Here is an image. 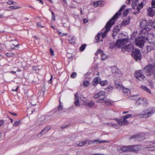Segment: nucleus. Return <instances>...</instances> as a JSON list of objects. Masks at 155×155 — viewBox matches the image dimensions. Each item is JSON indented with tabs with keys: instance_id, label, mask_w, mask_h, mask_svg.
Returning <instances> with one entry per match:
<instances>
[{
	"instance_id": "nucleus-60",
	"label": "nucleus",
	"mask_w": 155,
	"mask_h": 155,
	"mask_svg": "<svg viewBox=\"0 0 155 155\" xmlns=\"http://www.w3.org/2000/svg\"><path fill=\"white\" fill-rule=\"evenodd\" d=\"M88 21V20L86 19H84L83 20V22L84 23H86Z\"/></svg>"
},
{
	"instance_id": "nucleus-24",
	"label": "nucleus",
	"mask_w": 155,
	"mask_h": 155,
	"mask_svg": "<svg viewBox=\"0 0 155 155\" xmlns=\"http://www.w3.org/2000/svg\"><path fill=\"white\" fill-rule=\"evenodd\" d=\"M130 21V18H128L127 19L124 20L122 23V25L125 26L128 25L129 24Z\"/></svg>"
},
{
	"instance_id": "nucleus-31",
	"label": "nucleus",
	"mask_w": 155,
	"mask_h": 155,
	"mask_svg": "<svg viewBox=\"0 0 155 155\" xmlns=\"http://www.w3.org/2000/svg\"><path fill=\"white\" fill-rule=\"evenodd\" d=\"M143 101V99H141V98H138L136 102V104L137 106L139 105L142 103Z\"/></svg>"
},
{
	"instance_id": "nucleus-27",
	"label": "nucleus",
	"mask_w": 155,
	"mask_h": 155,
	"mask_svg": "<svg viewBox=\"0 0 155 155\" xmlns=\"http://www.w3.org/2000/svg\"><path fill=\"white\" fill-rule=\"evenodd\" d=\"M94 104L95 102L94 101H90L86 103V105L88 107H89L90 108L94 106Z\"/></svg>"
},
{
	"instance_id": "nucleus-4",
	"label": "nucleus",
	"mask_w": 155,
	"mask_h": 155,
	"mask_svg": "<svg viewBox=\"0 0 155 155\" xmlns=\"http://www.w3.org/2000/svg\"><path fill=\"white\" fill-rule=\"evenodd\" d=\"M143 71L147 75H151L155 74V68L151 65H149L144 68Z\"/></svg>"
},
{
	"instance_id": "nucleus-2",
	"label": "nucleus",
	"mask_w": 155,
	"mask_h": 155,
	"mask_svg": "<svg viewBox=\"0 0 155 155\" xmlns=\"http://www.w3.org/2000/svg\"><path fill=\"white\" fill-rule=\"evenodd\" d=\"M155 112V108H153L149 110L146 109L142 113L139 114L138 116L141 118H147L151 116Z\"/></svg>"
},
{
	"instance_id": "nucleus-22",
	"label": "nucleus",
	"mask_w": 155,
	"mask_h": 155,
	"mask_svg": "<svg viewBox=\"0 0 155 155\" xmlns=\"http://www.w3.org/2000/svg\"><path fill=\"white\" fill-rule=\"evenodd\" d=\"M59 105L56 109V111H59L63 110V104L61 102L60 100H59Z\"/></svg>"
},
{
	"instance_id": "nucleus-12",
	"label": "nucleus",
	"mask_w": 155,
	"mask_h": 155,
	"mask_svg": "<svg viewBox=\"0 0 155 155\" xmlns=\"http://www.w3.org/2000/svg\"><path fill=\"white\" fill-rule=\"evenodd\" d=\"M127 41V38H124L118 40L116 42V44H117L118 47H120L126 43Z\"/></svg>"
},
{
	"instance_id": "nucleus-36",
	"label": "nucleus",
	"mask_w": 155,
	"mask_h": 155,
	"mask_svg": "<svg viewBox=\"0 0 155 155\" xmlns=\"http://www.w3.org/2000/svg\"><path fill=\"white\" fill-rule=\"evenodd\" d=\"M86 45L85 44L82 45L80 48L79 50L81 51H83L85 49Z\"/></svg>"
},
{
	"instance_id": "nucleus-26",
	"label": "nucleus",
	"mask_w": 155,
	"mask_h": 155,
	"mask_svg": "<svg viewBox=\"0 0 155 155\" xmlns=\"http://www.w3.org/2000/svg\"><path fill=\"white\" fill-rule=\"evenodd\" d=\"M97 142H98L100 143H105L106 142V141H104V140L99 141L98 140H90V141H88V144H91V143H94Z\"/></svg>"
},
{
	"instance_id": "nucleus-59",
	"label": "nucleus",
	"mask_w": 155,
	"mask_h": 155,
	"mask_svg": "<svg viewBox=\"0 0 155 155\" xmlns=\"http://www.w3.org/2000/svg\"><path fill=\"white\" fill-rule=\"evenodd\" d=\"M132 0H127L126 2V3L127 4H129L130 3V2L131 1H132Z\"/></svg>"
},
{
	"instance_id": "nucleus-28",
	"label": "nucleus",
	"mask_w": 155,
	"mask_h": 155,
	"mask_svg": "<svg viewBox=\"0 0 155 155\" xmlns=\"http://www.w3.org/2000/svg\"><path fill=\"white\" fill-rule=\"evenodd\" d=\"M75 41L76 40L75 37H70L69 39V42L71 44H74Z\"/></svg>"
},
{
	"instance_id": "nucleus-57",
	"label": "nucleus",
	"mask_w": 155,
	"mask_h": 155,
	"mask_svg": "<svg viewBox=\"0 0 155 155\" xmlns=\"http://www.w3.org/2000/svg\"><path fill=\"white\" fill-rule=\"evenodd\" d=\"M52 75H51V78L48 81V83L49 84H51L52 81Z\"/></svg>"
},
{
	"instance_id": "nucleus-46",
	"label": "nucleus",
	"mask_w": 155,
	"mask_h": 155,
	"mask_svg": "<svg viewBox=\"0 0 155 155\" xmlns=\"http://www.w3.org/2000/svg\"><path fill=\"white\" fill-rule=\"evenodd\" d=\"M9 8L10 9H16L19 8L18 7V6H10Z\"/></svg>"
},
{
	"instance_id": "nucleus-18",
	"label": "nucleus",
	"mask_w": 155,
	"mask_h": 155,
	"mask_svg": "<svg viewBox=\"0 0 155 155\" xmlns=\"http://www.w3.org/2000/svg\"><path fill=\"white\" fill-rule=\"evenodd\" d=\"M123 95L125 96H127L130 93V90L129 89L124 87L122 90Z\"/></svg>"
},
{
	"instance_id": "nucleus-16",
	"label": "nucleus",
	"mask_w": 155,
	"mask_h": 155,
	"mask_svg": "<svg viewBox=\"0 0 155 155\" xmlns=\"http://www.w3.org/2000/svg\"><path fill=\"white\" fill-rule=\"evenodd\" d=\"M141 147L140 145H135L130 146V151L135 152L140 149Z\"/></svg>"
},
{
	"instance_id": "nucleus-62",
	"label": "nucleus",
	"mask_w": 155,
	"mask_h": 155,
	"mask_svg": "<svg viewBox=\"0 0 155 155\" xmlns=\"http://www.w3.org/2000/svg\"><path fill=\"white\" fill-rule=\"evenodd\" d=\"M34 37L36 39H39L40 38V37L38 36H34Z\"/></svg>"
},
{
	"instance_id": "nucleus-47",
	"label": "nucleus",
	"mask_w": 155,
	"mask_h": 155,
	"mask_svg": "<svg viewBox=\"0 0 155 155\" xmlns=\"http://www.w3.org/2000/svg\"><path fill=\"white\" fill-rule=\"evenodd\" d=\"M6 55L7 57H12L13 56V54L12 53H7L5 54Z\"/></svg>"
},
{
	"instance_id": "nucleus-3",
	"label": "nucleus",
	"mask_w": 155,
	"mask_h": 155,
	"mask_svg": "<svg viewBox=\"0 0 155 155\" xmlns=\"http://www.w3.org/2000/svg\"><path fill=\"white\" fill-rule=\"evenodd\" d=\"M148 38L146 37H139L135 40L136 45L139 47H142L145 43L146 40H148Z\"/></svg>"
},
{
	"instance_id": "nucleus-14",
	"label": "nucleus",
	"mask_w": 155,
	"mask_h": 155,
	"mask_svg": "<svg viewBox=\"0 0 155 155\" xmlns=\"http://www.w3.org/2000/svg\"><path fill=\"white\" fill-rule=\"evenodd\" d=\"M135 77L140 81L144 80L145 76L143 74H141L140 71H139L137 72H136L134 73Z\"/></svg>"
},
{
	"instance_id": "nucleus-55",
	"label": "nucleus",
	"mask_w": 155,
	"mask_h": 155,
	"mask_svg": "<svg viewBox=\"0 0 155 155\" xmlns=\"http://www.w3.org/2000/svg\"><path fill=\"white\" fill-rule=\"evenodd\" d=\"M13 1L11 0H9L8 2L6 3L9 5H12L13 4Z\"/></svg>"
},
{
	"instance_id": "nucleus-10",
	"label": "nucleus",
	"mask_w": 155,
	"mask_h": 155,
	"mask_svg": "<svg viewBox=\"0 0 155 155\" xmlns=\"http://www.w3.org/2000/svg\"><path fill=\"white\" fill-rule=\"evenodd\" d=\"M148 27L147 29V33L148 32L150 29H153L155 30V22L151 20H150L147 22Z\"/></svg>"
},
{
	"instance_id": "nucleus-49",
	"label": "nucleus",
	"mask_w": 155,
	"mask_h": 155,
	"mask_svg": "<svg viewBox=\"0 0 155 155\" xmlns=\"http://www.w3.org/2000/svg\"><path fill=\"white\" fill-rule=\"evenodd\" d=\"M78 143V141L76 142L73 144V145L76 147H79V146Z\"/></svg>"
},
{
	"instance_id": "nucleus-8",
	"label": "nucleus",
	"mask_w": 155,
	"mask_h": 155,
	"mask_svg": "<svg viewBox=\"0 0 155 155\" xmlns=\"http://www.w3.org/2000/svg\"><path fill=\"white\" fill-rule=\"evenodd\" d=\"M131 56L136 61L140 60L141 56L140 50L137 49H133Z\"/></svg>"
},
{
	"instance_id": "nucleus-11",
	"label": "nucleus",
	"mask_w": 155,
	"mask_h": 155,
	"mask_svg": "<svg viewBox=\"0 0 155 155\" xmlns=\"http://www.w3.org/2000/svg\"><path fill=\"white\" fill-rule=\"evenodd\" d=\"M51 129V127L49 126H47L44 129L39 133H38L37 136L35 137L36 138L37 137H41L42 135H44Z\"/></svg>"
},
{
	"instance_id": "nucleus-64",
	"label": "nucleus",
	"mask_w": 155,
	"mask_h": 155,
	"mask_svg": "<svg viewBox=\"0 0 155 155\" xmlns=\"http://www.w3.org/2000/svg\"><path fill=\"white\" fill-rule=\"evenodd\" d=\"M93 155H104L103 154L94 153Z\"/></svg>"
},
{
	"instance_id": "nucleus-44",
	"label": "nucleus",
	"mask_w": 155,
	"mask_h": 155,
	"mask_svg": "<svg viewBox=\"0 0 155 155\" xmlns=\"http://www.w3.org/2000/svg\"><path fill=\"white\" fill-rule=\"evenodd\" d=\"M50 52L51 56H54V51L51 48L50 49Z\"/></svg>"
},
{
	"instance_id": "nucleus-45",
	"label": "nucleus",
	"mask_w": 155,
	"mask_h": 155,
	"mask_svg": "<svg viewBox=\"0 0 155 155\" xmlns=\"http://www.w3.org/2000/svg\"><path fill=\"white\" fill-rule=\"evenodd\" d=\"M89 84L88 81H85L84 82L83 84L85 87H87Z\"/></svg>"
},
{
	"instance_id": "nucleus-7",
	"label": "nucleus",
	"mask_w": 155,
	"mask_h": 155,
	"mask_svg": "<svg viewBox=\"0 0 155 155\" xmlns=\"http://www.w3.org/2000/svg\"><path fill=\"white\" fill-rule=\"evenodd\" d=\"M105 92L103 91H100L98 93L95 94L94 96V98L95 99L99 98L97 100V103L102 102L101 101L104 100L105 97Z\"/></svg>"
},
{
	"instance_id": "nucleus-1",
	"label": "nucleus",
	"mask_w": 155,
	"mask_h": 155,
	"mask_svg": "<svg viewBox=\"0 0 155 155\" xmlns=\"http://www.w3.org/2000/svg\"><path fill=\"white\" fill-rule=\"evenodd\" d=\"M125 7V5H123L120 8L118 12H116L114 16L106 24L105 26L106 30L103 33L101 34V33H98L95 37V39L96 40V42H99L100 41H102V39H100L101 36L102 38H104L106 34L110 30V27L113 25L115 22V20L117 19L119 15L121 14V12L123 10L124 8Z\"/></svg>"
},
{
	"instance_id": "nucleus-58",
	"label": "nucleus",
	"mask_w": 155,
	"mask_h": 155,
	"mask_svg": "<svg viewBox=\"0 0 155 155\" xmlns=\"http://www.w3.org/2000/svg\"><path fill=\"white\" fill-rule=\"evenodd\" d=\"M69 126V124H67V125H66L64 126H62L61 127V128L62 129H65L67 127H68Z\"/></svg>"
},
{
	"instance_id": "nucleus-33",
	"label": "nucleus",
	"mask_w": 155,
	"mask_h": 155,
	"mask_svg": "<svg viewBox=\"0 0 155 155\" xmlns=\"http://www.w3.org/2000/svg\"><path fill=\"white\" fill-rule=\"evenodd\" d=\"M116 46L118 47L117 44H116V42L115 43H111L110 45L109 48L113 49Z\"/></svg>"
},
{
	"instance_id": "nucleus-29",
	"label": "nucleus",
	"mask_w": 155,
	"mask_h": 155,
	"mask_svg": "<svg viewBox=\"0 0 155 155\" xmlns=\"http://www.w3.org/2000/svg\"><path fill=\"white\" fill-rule=\"evenodd\" d=\"M88 141L87 140H86L84 141H83V140L79 141H78L79 146V147L82 146L84 145Z\"/></svg>"
},
{
	"instance_id": "nucleus-15",
	"label": "nucleus",
	"mask_w": 155,
	"mask_h": 155,
	"mask_svg": "<svg viewBox=\"0 0 155 155\" xmlns=\"http://www.w3.org/2000/svg\"><path fill=\"white\" fill-rule=\"evenodd\" d=\"M100 54L101 56V59L102 60H105L107 58V56L104 53V52L101 49L98 50L95 53V55H97L98 54Z\"/></svg>"
},
{
	"instance_id": "nucleus-42",
	"label": "nucleus",
	"mask_w": 155,
	"mask_h": 155,
	"mask_svg": "<svg viewBox=\"0 0 155 155\" xmlns=\"http://www.w3.org/2000/svg\"><path fill=\"white\" fill-rule=\"evenodd\" d=\"M152 49V47L151 46H147V51L148 52L150 51Z\"/></svg>"
},
{
	"instance_id": "nucleus-50",
	"label": "nucleus",
	"mask_w": 155,
	"mask_h": 155,
	"mask_svg": "<svg viewBox=\"0 0 155 155\" xmlns=\"http://www.w3.org/2000/svg\"><path fill=\"white\" fill-rule=\"evenodd\" d=\"M131 116H132V115L131 114H129L128 115H125L123 117H124L125 119H127V118H129Z\"/></svg>"
},
{
	"instance_id": "nucleus-51",
	"label": "nucleus",
	"mask_w": 155,
	"mask_h": 155,
	"mask_svg": "<svg viewBox=\"0 0 155 155\" xmlns=\"http://www.w3.org/2000/svg\"><path fill=\"white\" fill-rule=\"evenodd\" d=\"M37 26L38 27H40L41 28H44L45 27L44 26H41V23L40 22H38L37 23Z\"/></svg>"
},
{
	"instance_id": "nucleus-40",
	"label": "nucleus",
	"mask_w": 155,
	"mask_h": 155,
	"mask_svg": "<svg viewBox=\"0 0 155 155\" xmlns=\"http://www.w3.org/2000/svg\"><path fill=\"white\" fill-rule=\"evenodd\" d=\"M76 76H77L76 73L75 72H73L72 73V74L71 76V78H74L76 77Z\"/></svg>"
},
{
	"instance_id": "nucleus-5",
	"label": "nucleus",
	"mask_w": 155,
	"mask_h": 155,
	"mask_svg": "<svg viewBox=\"0 0 155 155\" xmlns=\"http://www.w3.org/2000/svg\"><path fill=\"white\" fill-rule=\"evenodd\" d=\"M138 0H132V6L134 9H137V12L134 13L135 14H137L139 12V10L143 7L142 3H140V5L138 3Z\"/></svg>"
},
{
	"instance_id": "nucleus-35",
	"label": "nucleus",
	"mask_w": 155,
	"mask_h": 155,
	"mask_svg": "<svg viewBox=\"0 0 155 155\" xmlns=\"http://www.w3.org/2000/svg\"><path fill=\"white\" fill-rule=\"evenodd\" d=\"M141 88L144 90L145 91H146L147 92L150 93L151 91L146 86H142Z\"/></svg>"
},
{
	"instance_id": "nucleus-38",
	"label": "nucleus",
	"mask_w": 155,
	"mask_h": 155,
	"mask_svg": "<svg viewBox=\"0 0 155 155\" xmlns=\"http://www.w3.org/2000/svg\"><path fill=\"white\" fill-rule=\"evenodd\" d=\"M102 102H104L107 105H111V102L109 101H105V100H103Z\"/></svg>"
},
{
	"instance_id": "nucleus-37",
	"label": "nucleus",
	"mask_w": 155,
	"mask_h": 155,
	"mask_svg": "<svg viewBox=\"0 0 155 155\" xmlns=\"http://www.w3.org/2000/svg\"><path fill=\"white\" fill-rule=\"evenodd\" d=\"M138 95H134L133 96L130 97V98L133 100H136L138 99Z\"/></svg>"
},
{
	"instance_id": "nucleus-61",
	"label": "nucleus",
	"mask_w": 155,
	"mask_h": 155,
	"mask_svg": "<svg viewBox=\"0 0 155 155\" xmlns=\"http://www.w3.org/2000/svg\"><path fill=\"white\" fill-rule=\"evenodd\" d=\"M18 86H17V87H16V88L15 89H12V91H17L18 90Z\"/></svg>"
},
{
	"instance_id": "nucleus-34",
	"label": "nucleus",
	"mask_w": 155,
	"mask_h": 155,
	"mask_svg": "<svg viewBox=\"0 0 155 155\" xmlns=\"http://www.w3.org/2000/svg\"><path fill=\"white\" fill-rule=\"evenodd\" d=\"M146 148H148L149 150L150 151H155V146L151 147H144L143 148V150H145Z\"/></svg>"
},
{
	"instance_id": "nucleus-13",
	"label": "nucleus",
	"mask_w": 155,
	"mask_h": 155,
	"mask_svg": "<svg viewBox=\"0 0 155 155\" xmlns=\"http://www.w3.org/2000/svg\"><path fill=\"white\" fill-rule=\"evenodd\" d=\"M144 134H139L130 137V139H133L134 140H139L140 139H144V137H143Z\"/></svg>"
},
{
	"instance_id": "nucleus-54",
	"label": "nucleus",
	"mask_w": 155,
	"mask_h": 155,
	"mask_svg": "<svg viewBox=\"0 0 155 155\" xmlns=\"http://www.w3.org/2000/svg\"><path fill=\"white\" fill-rule=\"evenodd\" d=\"M58 33L59 35L61 36H63L64 35H66L67 34V33L64 34V33H62L61 32H58Z\"/></svg>"
},
{
	"instance_id": "nucleus-39",
	"label": "nucleus",
	"mask_w": 155,
	"mask_h": 155,
	"mask_svg": "<svg viewBox=\"0 0 155 155\" xmlns=\"http://www.w3.org/2000/svg\"><path fill=\"white\" fill-rule=\"evenodd\" d=\"M19 46V44H12L11 45V48L12 49L14 50L15 49V47H18Z\"/></svg>"
},
{
	"instance_id": "nucleus-19",
	"label": "nucleus",
	"mask_w": 155,
	"mask_h": 155,
	"mask_svg": "<svg viewBox=\"0 0 155 155\" xmlns=\"http://www.w3.org/2000/svg\"><path fill=\"white\" fill-rule=\"evenodd\" d=\"M74 97L75 102L74 103L75 105L76 106H79L80 105V104L79 103V98L78 97V94L77 92L75 94Z\"/></svg>"
},
{
	"instance_id": "nucleus-41",
	"label": "nucleus",
	"mask_w": 155,
	"mask_h": 155,
	"mask_svg": "<svg viewBox=\"0 0 155 155\" xmlns=\"http://www.w3.org/2000/svg\"><path fill=\"white\" fill-rule=\"evenodd\" d=\"M20 122V121L19 120L16 121L13 124V126L14 127H17L19 125Z\"/></svg>"
},
{
	"instance_id": "nucleus-9",
	"label": "nucleus",
	"mask_w": 155,
	"mask_h": 155,
	"mask_svg": "<svg viewBox=\"0 0 155 155\" xmlns=\"http://www.w3.org/2000/svg\"><path fill=\"white\" fill-rule=\"evenodd\" d=\"M152 8L147 9V13L149 16L152 17L155 15V0H152L151 2Z\"/></svg>"
},
{
	"instance_id": "nucleus-56",
	"label": "nucleus",
	"mask_w": 155,
	"mask_h": 155,
	"mask_svg": "<svg viewBox=\"0 0 155 155\" xmlns=\"http://www.w3.org/2000/svg\"><path fill=\"white\" fill-rule=\"evenodd\" d=\"M4 123V121L3 120H0V127H1Z\"/></svg>"
},
{
	"instance_id": "nucleus-63",
	"label": "nucleus",
	"mask_w": 155,
	"mask_h": 155,
	"mask_svg": "<svg viewBox=\"0 0 155 155\" xmlns=\"http://www.w3.org/2000/svg\"><path fill=\"white\" fill-rule=\"evenodd\" d=\"M37 1H39V3H41L42 4L43 3V2L41 0H37Z\"/></svg>"
},
{
	"instance_id": "nucleus-17",
	"label": "nucleus",
	"mask_w": 155,
	"mask_h": 155,
	"mask_svg": "<svg viewBox=\"0 0 155 155\" xmlns=\"http://www.w3.org/2000/svg\"><path fill=\"white\" fill-rule=\"evenodd\" d=\"M128 121L123 117H122L121 119L118 120V124L120 125H127L128 124Z\"/></svg>"
},
{
	"instance_id": "nucleus-48",
	"label": "nucleus",
	"mask_w": 155,
	"mask_h": 155,
	"mask_svg": "<svg viewBox=\"0 0 155 155\" xmlns=\"http://www.w3.org/2000/svg\"><path fill=\"white\" fill-rule=\"evenodd\" d=\"M51 13L52 14V19L53 20V21H55V15L52 12H51Z\"/></svg>"
},
{
	"instance_id": "nucleus-53",
	"label": "nucleus",
	"mask_w": 155,
	"mask_h": 155,
	"mask_svg": "<svg viewBox=\"0 0 155 155\" xmlns=\"http://www.w3.org/2000/svg\"><path fill=\"white\" fill-rule=\"evenodd\" d=\"M32 69L34 71H37L38 69V67L37 66H34L32 68Z\"/></svg>"
},
{
	"instance_id": "nucleus-30",
	"label": "nucleus",
	"mask_w": 155,
	"mask_h": 155,
	"mask_svg": "<svg viewBox=\"0 0 155 155\" xmlns=\"http://www.w3.org/2000/svg\"><path fill=\"white\" fill-rule=\"evenodd\" d=\"M115 85L117 88L119 90L120 89L122 90V89H123V88L124 87L122 86L121 84L117 83H115Z\"/></svg>"
},
{
	"instance_id": "nucleus-52",
	"label": "nucleus",
	"mask_w": 155,
	"mask_h": 155,
	"mask_svg": "<svg viewBox=\"0 0 155 155\" xmlns=\"http://www.w3.org/2000/svg\"><path fill=\"white\" fill-rule=\"evenodd\" d=\"M107 89H109L111 91L113 89V87L112 86H111V85H109L107 87Z\"/></svg>"
},
{
	"instance_id": "nucleus-25",
	"label": "nucleus",
	"mask_w": 155,
	"mask_h": 155,
	"mask_svg": "<svg viewBox=\"0 0 155 155\" xmlns=\"http://www.w3.org/2000/svg\"><path fill=\"white\" fill-rule=\"evenodd\" d=\"M121 150L124 152L127 151H130V146L122 147L121 148Z\"/></svg>"
},
{
	"instance_id": "nucleus-21",
	"label": "nucleus",
	"mask_w": 155,
	"mask_h": 155,
	"mask_svg": "<svg viewBox=\"0 0 155 155\" xmlns=\"http://www.w3.org/2000/svg\"><path fill=\"white\" fill-rule=\"evenodd\" d=\"M94 7H97L98 6H102L103 5L102 1H98L94 2Z\"/></svg>"
},
{
	"instance_id": "nucleus-23",
	"label": "nucleus",
	"mask_w": 155,
	"mask_h": 155,
	"mask_svg": "<svg viewBox=\"0 0 155 155\" xmlns=\"http://www.w3.org/2000/svg\"><path fill=\"white\" fill-rule=\"evenodd\" d=\"M151 39H149V41L152 44H155V33L151 35Z\"/></svg>"
},
{
	"instance_id": "nucleus-32",
	"label": "nucleus",
	"mask_w": 155,
	"mask_h": 155,
	"mask_svg": "<svg viewBox=\"0 0 155 155\" xmlns=\"http://www.w3.org/2000/svg\"><path fill=\"white\" fill-rule=\"evenodd\" d=\"M108 81L107 80H104L102 81H101L100 80V84L102 86H104L105 85H106L108 84Z\"/></svg>"
},
{
	"instance_id": "nucleus-6",
	"label": "nucleus",
	"mask_w": 155,
	"mask_h": 155,
	"mask_svg": "<svg viewBox=\"0 0 155 155\" xmlns=\"http://www.w3.org/2000/svg\"><path fill=\"white\" fill-rule=\"evenodd\" d=\"M140 27L143 29L141 33L147 34V29L148 25L147 21L145 20H141L140 22Z\"/></svg>"
},
{
	"instance_id": "nucleus-43",
	"label": "nucleus",
	"mask_w": 155,
	"mask_h": 155,
	"mask_svg": "<svg viewBox=\"0 0 155 155\" xmlns=\"http://www.w3.org/2000/svg\"><path fill=\"white\" fill-rule=\"evenodd\" d=\"M129 12L128 9H127L126 10H124L123 12L124 15V16H126L128 14Z\"/></svg>"
},
{
	"instance_id": "nucleus-20",
	"label": "nucleus",
	"mask_w": 155,
	"mask_h": 155,
	"mask_svg": "<svg viewBox=\"0 0 155 155\" xmlns=\"http://www.w3.org/2000/svg\"><path fill=\"white\" fill-rule=\"evenodd\" d=\"M100 80L101 79L99 77L95 78L92 82V84L93 86H95L98 83H100Z\"/></svg>"
}]
</instances>
